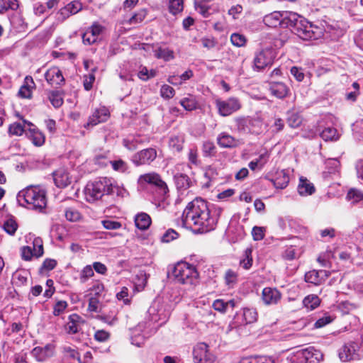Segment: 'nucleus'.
<instances>
[{
    "label": "nucleus",
    "instance_id": "f257e3e1",
    "mask_svg": "<svg viewBox=\"0 0 363 363\" xmlns=\"http://www.w3.org/2000/svg\"><path fill=\"white\" fill-rule=\"evenodd\" d=\"M221 211L220 208H211L206 201L196 198L183 212V225L196 233L210 232L215 229Z\"/></svg>",
    "mask_w": 363,
    "mask_h": 363
},
{
    "label": "nucleus",
    "instance_id": "f03ea898",
    "mask_svg": "<svg viewBox=\"0 0 363 363\" xmlns=\"http://www.w3.org/2000/svg\"><path fill=\"white\" fill-rule=\"evenodd\" d=\"M263 21L269 27L291 28L293 32L304 40H315L320 35L318 27H314L303 16L291 11H274L266 15Z\"/></svg>",
    "mask_w": 363,
    "mask_h": 363
},
{
    "label": "nucleus",
    "instance_id": "7ed1b4c3",
    "mask_svg": "<svg viewBox=\"0 0 363 363\" xmlns=\"http://www.w3.org/2000/svg\"><path fill=\"white\" fill-rule=\"evenodd\" d=\"M17 201L22 206L41 211L46 206L45 191L38 186H30L20 191Z\"/></svg>",
    "mask_w": 363,
    "mask_h": 363
},
{
    "label": "nucleus",
    "instance_id": "20e7f679",
    "mask_svg": "<svg viewBox=\"0 0 363 363\" xmlns=\"http://www.w3.org/2000/svg\"><path fill=\"white\" fill-rule=\"evenodd\" d=\"M113 192V183L110 178L101 177L93 182L86 184L84 189L86 200L93 203L105 194H110Z\"/></svg>",
    "mask_w": 363,
    "mask_h": 363
},
{
    "label": "nucleus",
    "instance_id": "39448f33",
    "mask_svg": "<svg viewBox=\"0 0 363 363\" xmlns=\"http://www.w3.org/2000/svg\"><path fill=\"white\" fill-rule=\"evenodd\" d=\"M172 274L174 280L179 284L192 286L198 283L199 273L196 267L186 262H178Z\"/></svg>",
    "mask_w": 363,
    "mask_h": 363
},
{
    "label": "nucleus",
    "instance_id": "423d86ee",
    "mask_svg": "<svg viewBox=\"0 0 363 363\" xmlns=\"http://www.w3.org/2000/svg\"><path fill=\"white\" fill-rule=\"evenodd\" d=\"M277 57V51L272 47H268L257 52L253 59V69L263 70L265 67L271 66Z\"/></svg>",
    "mask_w": 363,
    "mask_h": 363
},
{
    "label": "nucleus",
    "instance_id": "0eeeda50",
    "mask_svg": "<svg viewBox=\"0 0 363 363\" xmlns=\"http://www.w3.org/2000/svg\"><path fill=\"white\" fill-rule=\"evenodd\" d=\"M363 357V348L359 342H347L339 350V357L342 362L359 359Z\"/></svg>",
    "mask_w": 363,
    "mask_h": 363
},
{
    "label": "nucleus",
    "instance_id": "6e6552de",
    "mask_svg": "<svg viewBox=\"0 0 363 363\" xmlns=\"http://www.w3.org/2000/svg\"><path fill=\"white\" fill-rule=\"evenodd\" d=\"M138 182L141 186L146 184L155 186L157 189L160 195L163 199L169 192L167 184L161 179V177L155 172H150L140 175L138 178Z\"/></svg>",
    "mask_w": 363,
    "mask_h": 363
},
{
    "label": "nucleus",
    "instance_id": "1a4fd4ad",
    "mask_svg": "<svg viewBox=\"0 0 363 363\" xmlns=\"http://www.w3.org/2000/svg\"><path fill=\"white\" fill-rule=\"evenodd\" d=\"M147 313L150 321L162 325L168 320L170 311L167 306L159 302H154L148 308Z\"/></svg>",
    "mask_w": 363,
    "mask_h": 363
},
{
    "label": "nucleus",
    "instance_id": "9d476101",
    "mask_svg": "<svg viewBox=\"0 0 363 363\" xmlns=\"http://www.w3.org/2000/svg\"><path fill=\"white\" fill-rule=\"evenodd\" d=\"M216 105L218 113L225 117L238 111L241 108V103L236 97H230L226 100L217 99Z\"/></svg>",
    "mask_w": 363,
    "mask_h": 363
},
{
    "label": "nucleus",
    "instance_id": "9b49d317",
    "mask_svg": "<svg viewBox=\"0 0 363 363\" xmlns=\"http://www.w3.org/2000/svg\"><path fill=\"white\" fill-rule=\"evenodd\" d=\"M157 157V150L154 147H148L135 152L132 156L131 161L137 167L150 165Z\"/></svg>",
    "mask_w": 363,
    "mask_h": 363
},
{
    "label": "nucleus",
    "instance_id": "f8f14e48",
    "mask_svg": "<svg viewBox=\"0 0 363 363\" xmlns=\"http://www.w3.org/2000/svg\"><path fill=\"white\" fill-rule=\"evenodd\" d=\"M205 342H199L194 348L193 355L195 363H213L215 357L209 353Z\"/></svg>",
    "mask_w": 363,
    "mask_h": 363
},
{
    "label": "nucleus",
    "instance_id": "ddd939ff",
    "mask_svg": "<svg viewBox=\"0 0 363 363\" xmlns=\"http://www.w3.org/2000/svg\"><path fill=\"white\" fill-rule=\"evenodd\" d=\"M110 116L108 109L105 106L96 108L92 114L89 117L88 122L85 125V128L89 126H94L100 123L106 121Z\"/></svg>",
    "mask_w": 363,
    "mask_h": 363
},
{
    "label": "nucleus",
    "instance_id": "4468645a",
    "mask_svg": "<svg viewBox=\"0 0 363 363\" xmlns=\"http://www.w3.org/2000/svg\"><path fill=\"white\" fill-rule=\"evenodd\" d=\"M82 9V4L79 1H73L63 8H62L57 13V19L64 21L70 16L77 13Z\"/></svg>",
    "mask_w": 363,
    "mask_h": 363
},
{
    "label": "nucleus",
    "instance_id": "2eb2a0df",
    "mask_svg": "<svg viewBox=\"0 0 363 363\" xmlns=\"http://www.w3.org/2000/svg\"><path fill=\"white\" fill-rule=\"evenodd\" d=\"M268 85L271 94L277 99H284L289 94V86L282 82L272 80L268 82Z\"/></svg>",
    "mask_w": 363,
    "mask_h": 363
},
{
    "label": "nucleus",
    "instance_id": "dca6fc26",
    "mask_svg": "<svg viewBox=\"0 0 363 363\" xmlns=\"http://www.w3.org/2000/svg\"><path fill=\"white\" fill-rule=\"evenodd\" d=\"M54 351L55 345L52 343H48L44 347H35L33 349L31 354L38 362H43L47 358L52 357Z\"/></svg>",
    "mask_w": 363,
    "mask_h": 363
},
{
    "label": "nucleus",
    "instance_id": "f3484780",
    "mask_svg": "<svg viewBox=\"0 0 363 363\" xmlns=\"http://www.w3.org/2000/svg\"><path fill=\"white\" fill-rule=\"evenodd\" d=\"M45 78L51 86H60L65 82L62 73L57 67H52L48 69L45 73Z\"/></svg>",
    "mask_w": 363,
    "mask_h": 363
},
{
    "label": "nucleus",
    "instance_id": "a211bd4d",
    "mask_svg": "<svg viewBox=\"0 0 363 363\" xmlns=\"http://www.w3.org/2000/svg\"><path fill=\"white\" fill-rule=\"evenodd\" d=\"M103 30V27L98 24L94 23L90 28H89L82 35V40L85 45H91L94 43L99 35Z\"/></svg>",
    "mask_w": 363,
    "mask_h": 363
},
{
    "label": "nucleus",
    "instance_id": "6ab92c4d",
    "mask_svg": "<svg viewBox=\"0 0 363 363\" xmlns=\"http://www.w3.org/2000/svg\"><path fill=\"white\" fill-rule=\"evenodd\" d=\"M330 275V272L326 270H312L305 274L306 282L319 285L325 281Z\"/></svg>",
    "mask_w": 363,
    "mask_h": 363
},
{
    "label": "nucleus",
    "instance_id": "aec40b11",
    "mask_svg": "<svg viewBox=\"0 0 363 363\" xmlns=\"http://www.w3.org/2000/svg\"><path fill=\"white\" fill-rule=\"evenodd\" d=\"M23 123L29 126L26 135L32 141L33 144L38 147L42 146L45 143V136L43 133L35 128H31L33 126L31 123L27 122L26 121H23Z\"/></svg>",
    "mask_w": 363,
    "mask_h": 363
},
{
    "label": "nucleus",
    "instance_id": "412c9836",
    "mask_svg": "<svg viewBox=\"0 0 363 363\" xmlns=\"http://www.w3.org/2000/svg\"><path fill=\"white\" fill-rule=\"evenodd\" d=\"M217 143L223 148H233L239 145V140L228 133L223 132L218 135Z\"/></svg>",
    "mask_w": 363,
    "mask_h": 363
},
{
    "label": "nucleus",
    "instance_id": "4be33fe9",
    "mask_svg": "<svg viewBox=\"0 0 363 363\" xmlns=\"http://www.w3.org/2000/svg\"><path fill=\"white\" fill-rule=\"evenodd\" d=\"M84 320L81 316L76 313L71 314L65 325V330L69 334H74L79 331Z\"/></svg>",
    "mask_w": 363,
    "mask_h": 363
},
{
    "label": "nucleus",
    "instance_id": "5701e85b",
    "mask_svg": "<svg viewBox=\"0 0 363 363\" xmlns=\"http://www.w3.org/2000/svg\"><path fill=\"white\" fill-rule=\"evenodd\" d=\"M281 298V294L276 289L264 288L262 291V300L265 304H276Z\"/></svg>",
    "mask_w": 363,
    "mask_h": 363
},
{
    "label": "nucleus",
    "instance_id": "b1692460",
    "mask_svg": "<svg viewBox=\"0 0 363 363\" xmlns=\"http://www.w3.org/2000/svg\"><path fill=\"white\" fill-rule=\"evenodd\" d=\"M236 322L240 325L253 323L257 320V313L255 309L244 308L242 313V320L239 321L240 316L237 314L235 317Z\"/></svg>",
    "mask_w": 363,
    "mask_h": 363
},
{
    "label": "nucleus",
    "instance_id": "393cba45",
    "mask_svg": "<svg viewBox=\"0 0 363 363\" xmlns=\"http://www.w3.org/2000/svg\"><path fill=\"white\" fill-rule=\"evenodd\" d=\"M195 8L196 11L203 18H208L219 11V6L215 4L208 5L207 4L195 3Z\"/></svg>",
    "mask_w": 363,
    "mask_h": 363
},
{
    "label": "nucleus",
    "instance_id": "a878e982",
    "mask_svg": "<svg viewBox=\"0 0 363 363\" xmlns=\"http://www.w3.org/2000/svg\"><path fill=\"white\" fill-rule=\"evenodd\" d=\"M53 179L55 185L60 188L67 186L71 181L66 170L60 169L54 172Z\"/></svg>",
    "mask_w": 363,
    "mask_h": 363
},
{
    "label": "nucleus",
    "instance_id": "bb28decb",
    "mask_svg": "<svg viewBox=\"0 0 363 363\" xmlns=\"http://www.w3.org/2000/svg\"><path fill=\"white\" fill-rule=\"evenodd\" d=\"M315 191V188L313 183L303 177L299 179L298 185V192L301 196H309L313 194Z\"/></svg>",
    "mask_w": 363,
    "mask_h": 363
},
{
    "label": "nucleus",
    "instance_id": "cd10ccee",
    "mask_svg": "<svg viewBox=\"0 0 363 363\" xmlns=\"http://www.w3.org/2000/svg\"><path fill=\"white\" fill-rule=\"evenodd\" d=\"M306 352H308V354H304L306 356L305 363H318L323 358L321 351L315 350L313 347L304 348V353Z\"/></svg>",
    "mask_w": 363,
    "mask_h": 363
},
{
    "label": "nucleus",
    "instance_id": "c85d7f7f",
    "mask_svg": "<svg viewBox=\"0 0 363 363\" xmlns=\"http://www.w3.org/2000/svg\"><path fill=\"white\" fill-rule=\"evenodd\" d=\"M272 182L275 188L283 189L287 186L289 182V176L284 170H281L277 173L276 178L272 179Z\"/></svg>",
    "mask_w": 363,
    "mask_h": 363
},
{
    "label": "nucleus",
    "instance_id": "c756f323",
    "mask_svg": "<svg viewBox=\"0 0 363 363\" xmlns=\"http://www.w3.org/2000/svg\"><path fill=\"white\" fill-rule=\"evenodd\" d=\"M135 223L138 228L140 230H146L151 224V218L148 214L145 213H140L135 216Z\"/></svg>",
    "mask_w": 363,
    "mask_h": 363
},
{
    "label": "nucleus",
    "instance_id": "7c9ffc66",
    "mask_svg": "<svg viewBox=\"0 0 363 363\" xmlns=\"http://www.w3.org/2000/svg\"><path fill=\"white\" fill-rule=\"evenodd\" d=\"M184 136L183 135H173L169 138V147L172 151L179 152L183 149Z\"/></svg>",
    "mask_w": 363,
    "mask_h": 363
},
{
    "label": "nucleus",
    "instance_id": "2f4dec72",
    "mask_svg": "<svg viewBox=\"0 0 363 363\" xmlns=\"http://www.w3.org/2000/svg\"><path fill=\"white\" fill-rule=\"evenodd\" d=\"M175 184L178 189L186 190L191 185L189 177L184 174H177L174 176Z\"/></svg>",
    "mask_w": 363,
    "mask_h": 363
},
{
    "label": "nucleus",
    "instance_id": "473e14b6",
    "mask_svg": "<svg viewBox=\"0 0 363 363\" xmlns=\"http://www.w3.org/2000/svg\"><path fill=\"white\" fill-rule=\"evenodd\" d=\"M26 84L21 86L18 91V96L21 98L29 99L32 95V86L29 84H34L33 79L30 77H26L25 79Z\"/></svg>",
    "mask_w": 363,
    "mask_h": 363
},
{
    "label": "nucleus",
    "instance_id": "72a5a7b5",
    "mask_svg": "<svg viewBox=\"0 0 363 363\" xmlns=\"http://www.w3.org/2000/svg\"><path fill=\"white\" fill-rule=\"evenodd\" d=\"M320 303V299L317 295L311 294L305 297L303 300V304L308 310L316 308Z\"/></svg>",
    "mask_w": 363,
    "mask_h": 363
},
{
    "label": "nucleus",
    "instance_id": "f704fd0d",
    "mask_svg": "<svg viewBox=\"0 0 363 363\" xmlns=\"http://www.w3.org/2000/svg\"><path fill=\"white\" fill-rule=\"evenodd\" d=\"M155 56L157 59H162L164 61H169L174 58L173 50L169 48H158L155 50Z\"/></svg>",
    "mask_w": 363,
    "mask_h": 363
},
{
    "label": "nucleus",
    "instance_id": "c9c22d12",
    "mask_svg": "<svg viewBox=\"0 0 363 363\" xmlns=\"http://www.w3.org/2000/svg\"><path fill=\"white\" fill-rule=\"evenodd\" d=\"M108 162L111 165V167L114 171H116V172H118L121 173H125L128 169V164H127V162H125V161H123L121 159L107 161V162H104L103 164L104 165H107Z\"/></svg>",
    "mask_w": 363,
    "mask_h": 363
},
{
    "label": "nucleus",
    "instance_id": "e433bc0d",
    "mask_svg": "<svg viewBox=\"0 0 363 363\" xmlns=\"http://www.w3.org/2000/svg\"><path fill=\"white\" fill-rule=\"evenodd\" d=\"M28 281V272L26 271H16L12 276V283L17 286H23Z\"/></svg>",
    "mask_w": 363,
    "mask_h": 363
},
{
    "label": "nucleus",
    "instance_id": "4c0bfd02",
    "mask_svg": "<svg viewBox=\"0 0 363 363\" xmlns=\"http://www.w3.org/2000/svg\"><path fill=\"white\" fill-rule=\"evenodd\" d=\"M225 283L228 288H233L237 284L238 280V274L234 270L228 269L224 276Z\"/></svg>",
    "mask_w": 363,
    "mask_h": 363
},
{
    "label": "nucleus",
    "instance_id": "58836bf2",
    "mask_svg": "<svg viewBox=\"0 0 363 363\" xmlns=\"http://www.w3.org/2000/svg\"><path fill=\"white\" fill-rule=\"evenodd\" d=\"M65 216L67 220L71 222H77L82 218L81 213L73 207H69L65 210Z\"/></svg>",
    "mask_w": 363,
    "mask_h": 363
},
{
    "label": "nucleus",
    "instance_id": "ea45409f",
    "mask_svg": "<svg viewBox=\"0 0 363 363\" xmlns=\"http://www.w3.org/2000/svg\"><path fill=\"white\" fill-rule=\"evenodd\" d=\"M320 137L325 141L337 140L339 138V135L335 128L328 127L320 133Z\"/></svg>",
    "mask_w": 363,
    "mask_h": 363
},
{
    "label": "nucleus",
    "instance_id": "a19ab883",
    "mask_svg": "<svg viewBox=\"0 0 363 363\" xmlns=\"http://www.w3.org/2000/svg\"><path fill=\"white\" fill-rule=\"evenodd\" d=\"M48 99L55 108H59L63 104V98L59 91H50L48 93Z\"/></svg>",
    "mask_w": 363,
    "mask_h": 363
},
{
    "label": "nucleus",
    "instance_id": "79ce46f5",
    "mask_svg": "<svg viewBox=\"0 0 363 363\" xmlns=\"http://www.w3.org/2000/svg\"><path fill=\"white\" fill-rule=\"evenodd\" d=\"M252 252V249L247 247L244 252V257L240 261V265L245 269H249L252 267L253 262Z\"/></svg>",
    "mask_w": 363,
    "mask_h": 363
},
{
    "label": "nucleus",
    "instance_id": "37998d69",
    "mask_svg": "<svg viewBox=\"0 0 363 363\" xmlns=\"http://www.w3.org/2000/svg\"><path fill=\"white\" fill-rule=\"evenodd\" d=\"M347 199L352 204L357 203L363 200V192L357 189H351L347 194Z\"/></svg>",
    "mask_w": 363,
    "mask_h": 363
},
{
    "label": "nucleus",
    "instance_id": "c03bdc74",
    "mask_svg": "<svg viewBox=\"0 0 363 363\" xmlns=\"http://www.w3.org/2000/svg\"><path fill=\"white\" fill-rule=\"evenodd\" d=\"M179 104L188 111H193L197 107L196 99L193 96H189L188 97L184 98L180 101Z\"/></svg>",
    "mask_w": 363,
    "mask_h": 363
},
{
    "label": "nucleus",
    "instance_id": "a18cd8bd",
    "mask_svg": "<svg viewBox=\"0 0 363 363\" xmlns=\"http://www.w3.org/2000/svg\"><path fill=\"white\" fill-rule=\"evenodd\" d=\"M304 354V348L296 349V350L291 353L292 355L290 357V359L293 363H305L306 356ZM306 354H308V352Z\"/></svg>",
    "mask_w": 363,
    "mask_h": 363
},
{
    "label": "nucleus",
    "instance_id": "49530a36",
    "mask_svg": "<svg viewBox=\"0 0 363 363\" xmlns=\"http://www.w3.org/2000/svg\"><path fill=\"white\" fill-rule=\"evenodd\" d=\"M287 123L291 128H298L302 123V118L298 113H289L287 118Z\"/></svg>",
    "mask_w": 363,
    "mask_h": 363
},
{
    "label": "nucleus",
    "instance_id": "de8ad7c7",
    "mask_svg": "<svg viewBox=\"0 0 363 363\" xmlns=\"http://www.w3.org/2000/svg\"><path fill=\"white\" fill-rule=\"evenodd\" d=\"M334 320V317L329 313H324V315L319 318L317 321L314 323L315 328H321L328 324L332 323Z\"/></svg>",
    "mask_w": 363,
    "mask_h": 363
},
{
    "label": "nucleus",
    "instance_id": "09e8293b",
    "mask_svg": "<svg viewBox=\"0 0 363 363\" xmlns=\"http://www.w3.org/2000/svg\"><path fill=\"white\" fill-rule=\"evenodd\" d=\"M147 11L145 9L138 11L130 19V24H136L141 23L146 17Z\"/></svg>",
    "mask_w": 363,
    "mask_h": 363
},
{
    "label": "nucleus",
    "instance_id": "8fccbe9b",
    "mask_svg": "<svg viewBox=\"0 0 363 363\" xmlns=\"http://www.w3.org/2000/svg\"><path fill=\"white\" fill-rule=\"evenodd\" d=\"M169 10L175 15L183 10V0H169Z\"/></svg>",
    "mask_w": 363,
    "mask_h": 363
},
{
    "label": "nucleus",
    "instance_id": "3c124183",
    "mask_svg": "<svg viewBox=\"0 0 363 363\" xmlns=\"http://www.w3.org/2000/svg\"><path fill=\"white\" fill-rule=\"evenodd\" d=\"M3 228L8 234L13 235L18 228V224L13 219L9 218L4 222Z\"/></svg>",
    "mask_w": 363,
    "mask_h": 363
},
{
    "label": "nucleus",
    "instance_id": "603ef678",
    "mask_svg": "<svg viewBox=\"0 0 363 363\" xmlns=\"http://www.w3.org/2000/svg\"><path fill=\"white\" fill-rule=\"evenodd\" d=\"M25 128L21 123H13L10 125L9 132L11 135L20 136L25 132Z\"/></svg>",
    "mask_w": 363,
    "mask_h": 363
},
{
    "label": "nucleus",
    "instance_id": "864d4df0",
    "mask_svg": "<svg viewBox=\"0 0 363 363\" xmlns=\"http://www.w3.org/2000/svg\"><path fill=\"white\" fill-rule=\"evenodd\" d=\"M94 276V270L91 265H86L83 268L80 274V281L86 282L89 278Z\"/></svg>",
    "mask_w": 363,
    "mask_h": 363
},
{
    "label": "nucleus",
    "instance_id": "5fc2aeb1",
    "mask_svg": "<svg viewBox=\"0 0 363 363\" xmlns=\"http://www.w3.org/2000/svg\"><path fill=\"white\" fill-rule=\"evenodd\" d=\"M160 94L164 99H169L174 96L175 91L172 86L164 84L160 89Z\"/></svg>",
    "mask_w": 363,
    "mask_h": 363
},
{
    "label": "nucleus",
    "instance_id": "6e6d98bb",
    "mask_svg": "<svg viewBox=\"0 0 363 363\" xmlns=\"http://www.w3.org/2000/svg\"><path fill=\"white\" fill-rule=\"evenodd\" d=\"M230 41L236 47H242L246 43L245 37L239 33H233L230 36Z\"/></svg>",
    "mask_w": 363,
    "mask_h": 363
},
{
    "label": "nucleus",
    "instance_id": "4d7b16f0",
    "mask_svg": "<svg viewBox=\"0 0 363 363\" xmlns=\"http://www.w3.org/2000/svg\"><path fill=\"white\" fill-rule=\"evenodd\" d=\"M33 249L32 250L36 257H41L43 255V242L40 238H35L33 240Z\"/></svg>",
    "mask_w": 363,
    "mask_h": 363
},
{
    "label": "nucleus",
    "instance_id": "13d9d810",
    "mask_svg": "<svg viewBox=\"0 0 363 363\" xmlns=\"http://www.w3.org/2000/svg\"><path fill=\"white\" fill-rule=\"evenodd\" d=\"M17 6L15 1L0 0V13H3L9 9L14 10L17 8Z\"/></svg>",
    "mask_w": 363,
    "mask_h": 363
},
{
    "label": "nucleus",
    "instance_id": "bf43d9fd",
    "mask_svg": "<svg viewBox=\"0 0 363 363\" xmlns=\"http://www.w3.org/2000/svg\"><path fill=\"white\" fill-rule=\"evenodd\" d=\"M179 236V234L173 229H169L165 232V233L162 235L161 240L162 242H169L175 239H177Z\"/></svg>",
    "mask_w": 363,
    "mask_h": 363
},
{
    "label": "nucleus",
    "instance_id": "052dcab7",
    "mask_svg": "<svg viewBox=\"0 0 363 363\" xmlns=\"http://www.w3.org/2000/svg\"><path fill=\"white\" fill-rule=\"evenodd\" d=\"M88 311L95 313L100 311V303L97 297H91L89 299Z\"/></svg>",
    "mask_w": 363,
    "mask_h": 363
},
{
    "label": "nucleus",
    "instance_id": "680f3d73",
    "mask_svg": "<svg viewBox=\"0 0 363 363\" xmlns=\"http://www.w3.org/2000/svg\"><path fill=\"white\" fill-rule=\"evenodd\" d=\"M216 147L213 143L206 141L203 144V151L206 156L212 155L215 153Z\"/></svg>",
    "mask_w": 363,
    "mask_h": 363
},
{
    "label": "nucleus",
    "instance_id": "e2e57ef3",
    "mask_svg": "<svg viewBox=\"0 0 363 363\" xmlns=\"http://www.w3.org/2000/svg\"><path fill=\"white\" fill-rule=\"evenodd\" d=\"M35 256L32 248L29 246H24L21 248V257L26 261H30Z\"/></svg>",
    "mask_w": 363,
    "mask_h": 363
},
{
    "label": "nucleus",
    "instance_id": "0e129e2a",
    "mask_svg": "<svg viewBox=\"0 0 363 363\" xmlns=\"http://www.w3.org/2000/svg\"><path fill=\"white\" fill-rule=\"evenodd\" d=\"M67 303L65 301H59L56 303L53 308V314L55 315H59L61 314L67 308Z\"/></svg>",
    "mask_w": 363,
    "mask_h": 363
},
{
    "label": "nucleus",
    "instance_id": "69168bd1",
    "mask_svg": "<svg viewBox=\"0 0 363 363\" xmlns=\"http://www.w3.org/2000/svg\"><path fill=\"white\" fill-rule=\"evenodd\" d=\"M147 275L144 272H140V273L137 275V286L141 289H144L147 284Z\"/></svg>",
    "mask_w": 363,
    "mask_h": 363
},
{
    "label": "nucleus",
    "instance_id": "338daca9",
    "mask_svg": "<svg viewBox=\"0 0 363 363\" xmlns=\"http://www.w3.org/2000/svg\"><path fill=\"white\" fill-rule=\"evenodd\" d=\"M212 306L216 311L221 313H225L227 310L226 303L222 299H216L214 301Z\"/></svg>",
    "mask_w": 363,
    "mask_h": 363
},
{
    "label": "nucleus",
    "instance_id": "774afa93",
    "mask_svg": "<svg viewBox=\"0 0 363 363\" xmlns=\"http://www.w3.org/2000/svg\"><path fill=\"white\" fill-rule=\"evenodd\" d=\"M250 363H274L272 358L265 356L250 357Z\"/></svg>",
    "mask_w": 363,
    "mask_h": 363
}]
</instances>
